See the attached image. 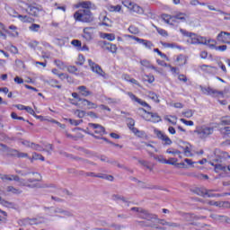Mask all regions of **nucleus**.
Wrapping results in <instances>:
<instances>
[{"mask_svg": "<svg viewBox=\"0 0 230 230\" xmlns=\"http://www.w3.org/2000/svg\"><path fill=\"white\" fill-rule=\"evenodd\" d=\"M0 179L2 181H15L18 182V186H25L26 188L35 189L40 188V184L37 183L42 181V176L38 174V178H29V179H22L17 175H6V174H0Z\"/></svg>", "mask_w": 230, "mask_h": 230, "instance_id": "nucleus-1", "label": "nucleus"}, {"mask_svg": "<svg viewBox=\"0 0 230 230\" xmlns=\"http://www.w3.org/2000/svg\"><path fill=\"white\" fill-rule=\"evenodd\" d=\"M214 132L215 127H213L211 124L202 125L194 130V134H196L199 139H201V141H206L208 137H211Z\"/></svg>", "mask_w": 230, "mask_h": 230, "instance_id": "nucleus-2", "label": "nucleus"}, {"mask_svg": "<svg viewBox=\"0 0 230 230\" xmlns=\"http://www.w3.org/2000/svg\"><path fill=\"white\" fill-rule=\"evenodd\" d=\"M74 19L76 22H93L94 16L91 9H79L74 13Z\"/></svg>", "mask_w": 230, "mask_h": 230, "instance_id": "nucleus-3", "label": "nucleus"}, {"mask_svg": "<svg viewBox=\"0 0 230 230\" xmlns=\"http://www.w3.org/2000/svg\"><path fill=\"white\" fill-rule=\"evenodd\" d=\"M132 211H141V218H144V220H146V226H149V227H155V229H159V227L155 225H153L154 223H155L157 221V219L155 218V217L152 216L151 214H149L148 212L145 211V210H141V208H131Z\"/></svg>", "mask_w": 230, "mask_h": 230, "instance_id": "nucleus-4", "label": "nucleus"}, {"mask_svg": "<svg viewBox=\"0 0 230 230\" xmlns=\"http://www.w3.org/2000/svg\"><path fill=\"white\" fill-rule=\"evenodd\" d=\"M199 89L203 94H206V96H212V98H218L221 96V98H224V94H226V92L218 91L217 89L211 88V86H199Z\"/></svg>", "mask_w": 230, "mask_h": 230, "instance_id": "nucleus-5", "label": "nucleus"}, {"mask_svg": "<svg viewBox=\"0 0 230 230\" xmlns=\"http://www.w3.org/2000/svg\"><path fill=\"white\" fill-rule=\"evenodd\" d=\"M88 66H90L93 73H95V75L102 76V78H103L104 80H107V78H109V75L105 74L103 69H102V66L94 63L92 59H88Z\"/></svg>", "mask_w": 230, "mask_h": 230, "instance_id": "nucleus-6", "label": "nucleus"}, {"mask_svg": "<svg viewBox=\"0 0 230 230\" xmlns=\"http://www.w3.org/2000/svg\"><path fill=\"white\" fill-rule=\"evenodd\" d=\"M216 159H214L213 162H209V164L211 163H214V164H223L224 161H226V159H230V155L227 152L220 151L217 149L215 151Z\"/></svg>", "mask_w": 230, "mask_h": 230, "instance_id": "nucleus-7", "label": "nucleus"}, {"mask_svg": "<svg viewBox=\"0 0 230 230\" xmlns=\"http://www.w3.org/2000/svg\"><path fill=\"white\" fill-rule=\"evenodd\" d=\"M96 34V28L94 27H84L83 29L82 38L85 42H91L94 40V35Z\"/></svg>", "mask_w": 230, "mask_h": 230, "instance_id": "nucleus-8", "label": "nucleus"}, {"mask_svg": "<svg viewBox=\"0 0 230 230\" xmlns=\"http://www.w3.org/2000/svg\"><path fill=\"white\" fill-rule=\"evenodd\" d=\"M140 111H143V118L146 119V121H151V123H159V121H161V116H159L157 113L147 112L146 110L143 108H141Z\"/></svg>", "mask_w": 230, "mask_h": 230, "instance_id": "nucleus-9", "label": "nucleus"}, {"mask_svg": "<svg viewBox=\"0 0 230 230\" xmlns=\"http://www.w3.org/2000/svg\"><path fill=\"white\" fill-rule=\"evenodd\" d=\"M22 226H39L46 224V219L44 217L25 218L22 220Z\"/></svg>", "mask_w": 230, "mask_h": 230, "instance_id": "nucleus-10", "label": "nucleus"}, {"mask_svg": "<svg viewBox=\"0 0 230 230\" xmlns=\"http://www.w3.org/2000/svg\"><path fill=\"white\" fill-rule=\"evenodd\" d=\"M180 31L182 35H185V37H189V40H188L189 44H193L194 46L199 45V35L193 32H188L183 29H181Z\"/></svg>", "mask_w": 230, "mask_h": 230, "instance_id": "nucleus-11", "label": "nucleus"}, {"mask_svg": "<svg viewBox=\"0 0 230 230\" xmlns=\"http://www.w3.org/2000/svg\"><path fill=\"white\" fill-rule=\"evenodd\" d=\"M0 29L4 33H7V35H9V37H19V31H17V27L15 25L9 26V29L12 31H10L6 29V26H4V24L0 22Z\"/></svg>", "mask_w": 230, "mask_h": 230, "instance_id": "nucleus-12", "label": "nucleus"}, {"mask_svg": "<svg viewBox=\"0 0 230 230\" xmlns=\"http://www.w3.org/2000/svg\"><path fill=\"white\" fill-rule=\"evenodd\" d=\"M40 12H42V8L35 4H30L28 5V9H26V13L32 15V17H39V15H40Z\"/></svg>", "mask_w": 230, "mask_h": 230, "instance_id": "nucleus-13", "label": "nucleus"}, {"mask_svg": "<svg viewBox=\"0 0 230 230\" xmlns=\"http://www.w3.org/2000/svg\"><path fill=\"white\" fill-rule=\"evenodd\" d=\"M48 209H49V213H50L49 215L58 214V215H63L64 217H73V214L69 210H64V208H50Z\"/></svg>", "mask_w": 230, "mask_h": 230, "instance_id": "nucleus-14", "label": "nucleus"}, {"mask_svg": "<svg viewBox=\"0 0 230 230\" xmlns=\"http://www.w3.org/2000/svg\"><path fill=\"white\" fill-rule=\"evenodd\" d=\"M88 126L92 128L94 134H98L100 136L105 135V128L100 124L89 123Z\"/></svg>", "mask_w": 230, "mask_h": 230, "instance_id": "nucleus-15", "label": "nucleus"}, {"mask_svg": "<svg viewBox=\"0 0 230 230\" xmlns=\"http://www.w3.org/2000/svg\"><path fill=\"white\" fill-rule=\"evenodd\" d=\"M217 40L218 42H221L222 44H230V33L226 31H221L217 35Z\"/></svg>", "mask_w": 230, "mask_h": 230, "instance_id": "nucleus-16", "label": "nucleus"}, {"mask_svg": "<svg viewBox=\"0 0 230 230\" xmlns=\"http://www.w3.org/2000/svg\"><path fill=\"white\" fill-rule=\"evenodd\" d=\"M155 134L158 139H161V141L164 142V145H172V139H170L168 136L164 135V133H162L160 130H155Z\"/></svg>", "mask_w": 230, "mask_h": 230, "instance_id": "nucleus-17", "label": "nucleus"}, {"mask_svg": "<svg viewBox=\"0 0 230 230\" xmlns=\"http://www.w3.org/2000/svg\"><path fill=\"white\" fill-rule=\"evenodd\" d=\"M210 165L215 167L216 173H218L220 172H230V167L226 166L222 164L210 163Z\"/></svg>", "mask_w": 230, "mask_h": 230, "instance_id": "nucleus-18", "label": "nucleus"}, {"mask_svg": "<svg viewBox=\"0 0 230 230\" xmlns=\"http://www.w3.org/2000/svg\"><path fill=\"white\" fill-rule=\"evenodd\" d=\"M210 217L213 218V220H215L216 222H221L224 223L226 222V224H230V218L226 217V216H220V215H217V214H211Z\"/></svg>", "mask_w": 230, "mask_h": 230, "instance_id": "nucleus-19", "label": "nucleus"}, {"mask_svg": "<svg viewBox=\"0 0 230 230\" xmlns=\"http://www.w3.org/2000/svg\"><path fill=\"white\" fill-rule=\"evenodd\" d=\"M140 65L142 67H146V69H153V71H155L156 73H161L157 67L154 66V65H152V63L146 59L141 60Z\"/></svg>", "mask_w": 230, "mask_h": 230, "instance_id": "nucleus-20", "label": "nucleus"}, {"mask_svg": "<svg viewBox=\"0 0 230 230\" xmlns=\"http://www.w3.org/2000/svg\"><path fill=\"white\" fill-rule=\"evenodd\" d=\"M188 14L185 13H177L176 14L172 15V19L179 21L180 22H186L188 21Z\"/></svg>", "mask_w": 230, "mask_h": 230, "instance_id": "nucleus-21", "label": "nucleus"}, {"mask_svg": "<svg viewBox=\"0 0 230 230\" xmlns=\"http://www.w3.org/2000/svg\"><path fill=\"white\" fill-rule=\"evenodd\" d=\"M199 68L201 71L208 73V75H213V73L217 72V67L209 65H201Z\"/></svg>", "mask_w": 230, "mask_h": 230, "instance_id": "nucleus-22", "label": "nucleus"}, {"mask_svg": "<svg viewBox=\"0 0 230 230\" xmlns=\"http://www.w3.org/2000/svg\"><path fill=\"white\" fill-rule=\"evenodd\" d=\"M77 91H79L81 96H84L85 98H87V96H93V92L89 91L87 86L81 85L77 87Z\"/></svg>", "mask_w": 230, "mask_h": 230, "instance_id": "nucleus-23", "label": "nucleus"}, {"mask_svg": "<svg viewBox=\"0 0 230 230\" xmlns=\"http://www.w3.org/2000/svg\"><path fill=\"white\" fill-rule=\"evenodd\" d=\"M211 42H216L215 40H211L206 38V37H202V36H198V45H203V46H208V44H211Z\"/></svg>", "mask_w": 230, "mask_h": 230, "instance_id": "nucleus-24", "label": "nucleus"}, {"mask_svg": "<svg viewBox=\"0 0 230 230\" xmlns=\"http://www.w3.org/2000/svg\"><path fill=\"white\" fill-rule=\"evenodd\" d=\"M137 44H141L142 46H144V48H146V49H152V48L155 47L152 41L143 39L138 40Z\"/></svg>", "mask_w": 230, "mask_h": 230, "instance_id": "nucleus-25", "label": "nucleus"}, {"mask_svg": "<svg viewBox=\"0 0 230 230\" xmlns=\"http://www.w3.org/2000/svg\"><path fill=\"white\" fill-rule=\"evenodd\" d=\"M83 107H87L88 110L91 109H98V105L87 99H84L83 102H81Z\"/></svg>", "mask_w": 230, "mask_h": 230, "instance_id": "nucleus-26", "label": "nucleus"}, {"mask_svg": "<svg viewBox=\"0 0 230 230\" xmlns=\"http://www.w3.org/2000/svg\"><path fill=\"white\" fill-rule=\"evenodd\" d=\"M6 191L7 193H13V195H21L22 193V190L17 189L13 186H7Z\"/></svg>", "mask_w": 230, "mask_h": 230, "instance_id": "nucleus-27", "label": "nucleus"}, {"mask_svg": "<svg viewBox=\"0 0 230 230\" xmlns=\"http://www.w3.org/2000/svg\"><path fill=\"white\" fill-rule=\"evenodd\" d=\"M4 10L7 12L10 17L17 18V15L19 14V13H17V11H15V9L12 8L10 5H5Z\"/></svg>", "mask_w": 230, "mask_h": 230, "instance_id": "nucleus-28", "label": "nucleus"}, {"mask_svg": "<svg viewBox=\"0 0 230 230\" xmlns=\"http://www.w3.org/2000/svg\"><path fill=\"white\" fill-rule=\"evenodd\" d=\"M194 192L196 193V195H199V197H206V195H208V189L204 187L196 188L194 190Z\"/></svg>", "mask_w": 230, "mask_h": 230, "instance_id": "nucleus-29", "label": "nucleus"}, {"mask_svg": "<svg viewBox=\"0 0 230 230\" xmlns=\"http://www.w3.org/2000/svg\"><path fill=\"white\" fill-rule=\"evenodd\" d=\"M0 204L2 206H4L5 208H11V209H14L15 208V203L4 200L1 197H0Z\"/></svg>", "mask_w": 230, "mask_h": 230, "instance_id": "nucleus-30", "label": "nucleus"}, {"mask_svg": "<svg viewBox=\"0 0 230 230\" xmlns=\"http://www.w3.org/2000/svg\"><path fill=\"white\" fill-rule=\"evenodd\" d=\"M11 155H13L14 157H20V158L28 157L30 159L27 153H22V152H19L18 150H12Z\"/></svg>", "mask_w": 230, "mask_h": 230, "instance_id": "nucleus-31", "label": "nucleus"}, {"mask_svg": "<svg viewBox=\"0 0 230 230\" xmlns=\"http://www.w3.org/2000/svg\"><path fill=\"white\" fill-rule=\"evenodd\" d=\"M47 84L50 85V87H55L56 89H62V85L58 84V81L57 79H49L47 81Z\"/></svg>", "mask_w": 230, "mask_h": 230, "instance_id": "nucleus-32", "label": "nucleus"}, {"mask_svg": "<svg viewBox=\"0 0 230 230\" xmlns=\"http://www.w3.org/2000/svg\"><path fill=\"white\" fill-rule=\"evenodd\" d=\"M176 62H178L179 66H185L186 62H188V58L184 55H179L176 58Z\"/></svg>", "mask_w": 230, "mask_h": 230, "instance_id": "nucleus-33", "label": "nucleus"}, {"mask_svg": "<svg viewBox=\"0 0 230 230\" xmlns=\"http://www.w3.org/2000/svg\"><path fill=\"white\" fill-rule=\"evenodd\" d=\"M131 12H133L134 13H139L140 15H143V13H145V10H143L142 7L137 5V4L133 5Z\"/></svg>", "mask_w": 230, "mask_h": 230, "instance_id": "nucleus-34", "label": "nucleus"}, {"mask_svg": "<svg viewBox=\"0 0 230 230\" xmlns=\"http://www.w3.org/2000/svg\"><path fill=\"white\" fill-rule=\"evenodd\" d=\"M132 132L135 136H137V137H146V133L137 129V128H132Z\"/></svg>", "mask_w": 230, "mask_h": 230, "instance_id": "nucleus-35", "label": "nucleus"}, {"mask_svg": "<svg viewBox=\"0 0 230 230\" xmlns=\"http://www.w3.org/2000/svg\"><path fill=\"white\" fill-rule=\"evenodd\" d=\"M122 4L128 8V10H130V12L132 11V8H134V5L136 4V3L130 1V0H123L122 1Z\"/></svg>", "mask_w": 230, "mask_h": 230, "instance_id": "nucleus-36", "label": "nucleus"}, {"mask_svg": "<svg viewBox=\"0 0 230 230\" xmlns=\"http://www.w3.org/2000/svg\"><path fill=\"white\" fill-rule=\"evenodd\" d=\"M29 159L31 163H33V161H44V156H42V155L33 153L32 157H30Z\"/></svg>", "mask_w": 230, "mask_h": 230, "instance_id": "nucleus-37", "label": "nucleus"}, {"mask_svg": "<svg viewBox=\"0 0 230 230\" xmlns=\"http://www.w3.org/2000/svg\"><path fill=\"white\" fill-rule=\"evenodd\" d=\"M102 38L107 39V40H110V42H113V40H116V36L112 33H102Z\"/></svg>", "mask_w": 230, "mask_h": 230, "instance_id": "nucleus-38", "label": "nucleus"}, {"mask_svg": "<svg viewBox=\"0 0 230 230\" xmlns=\"http://www.w3.org/2000/svg\"><path fill=\"white\" fill-rule=\"evenodd\" d=\"M106 46V49H108V51H111V53L114 54L118 52V47L116 46V44L107 43Z\"/></svg>", "mask_w": 230, "mask_h": 230, "instance_id": "nucleus-39", "label": "nucleus"}, {"mask_svg": "<svg viewBox=\"0 0 230 230\" xmlns=\"http://www.w3.org/2000/svg\"><path fill=\"white\" fill-rule=\"evenodd\" d=\"M161 44L164 48H169L171 49H179V46L175 43H166V42L161 41Z\"/></svg>", "mask_w": 230, "mask_h": 230, "instance_id": "nucleus-40", "label": "nucleus"}, {"mask_svg": "<svg viewBox=\"0 0 230 230\" xmlns=\"http://www.w3.org/2000/svg\"><path fill=\"white\" fill-rule=\"evenodd\" d=\"M108 11L114 12V13L121 12V5H109Z\"/></svg>", "mask_w": 230, "mask_h": 230, "instance_id": "nucleus-41", "label": "nucleus"}, {"mask_svg": "<svg viewBox=\"0 0 230 230\" xmlns=\"http://www.w3.org/2000/svg\"><path fill=\"white\" fill-rule=\"evenodd\" d=\"M81 10H91V2H81L79 3Z\"/></svg>", "mask_w": 230, "mask_h": 230, "instance_id": "nucleus-42", "label": "nucleus"}, {"mask_svg": "<svg viewBox=\"0 0 230 230\" xmlns=\"http://www.w3.org/2000/svg\"><path fill=\"white\" fill-rule=\"evenodd\" d=\"M219 125H223V126L230 125V116L222 117V118L220 119V123H219Z\"/></svg>", "mask_w": 230, "mask_h": 230, "instance_id": "nucleus-43", "label": "nucleus"}, {"mask_svg": "<svg viewBox=\"0 0 230 230\" xmlns=\"http://www.w3.org/2000/svg\"><path fill=\"white\" fill-rule=\"evenodd\" d=\"M183 153L185 157H193V154L191 153V147H190L189 146L183 148Z\"/></svg>", "mask_w": 230, "mask_h": 230, "instance_id": "nucleus-44", "label": "nucleus"}, {"mask_svg": "<svg viewBox=\"0 0 230 230\" xmlns=\"http://www.w3.org/2000/svg\"><path fill=\"white\" fill-rule=\"evenodd\" d=\"M147 96L148 98H150V100H153V102H156V103H159V97L155 94V93L148 92Z\"/></svg>", "mask_w": 230, "mask_h": 230, "instance_id": "nucleus-45", "label": "nucleus"}, {"mask_svg": "<svg viewBox=\"0 0 230 230\" xmlns=\"http://www.w3.org/2000/svg\"><path fill=\"white\" fill-rule=\"evenodd\" d=\"M16 18L19 19V21H21L22 22H30L31 21V18L28 15L18 14Z\"/></svg>", "mask_w": 230, "mask_h": 230, "instance_id": "nucleus-46", "label": "nucleus"}, {"mask_svg": "<svg viewBox=\"0 0 230 230\" xmlns=\"http://www.w3.org/2000/svg\"><path fill=\"white\" fill-rule=\"evenodd\" d=\"M162 19H163V21H164V22H166V24H170L171 21L174 22L173 16H172L170 14H163Z\"/></svg>", "mask_w": 230, "mask_h": 230, "instance_id": "nucleus-47", "label": "nucleus"}, {"mask_svg": "<svg viewBox=\"0 0 230 230\" xmlns=\"http://www.w3.org/2000/svg\"><path fill=\"white\" fill-rule=\"evenodd\" d=\"M31 150H36L37 152H43L44 148H42V146H40V145L39 144H35L32 142V144H31Z\"/></svg>", "mask_w": 230, "mask_h": 230, "instance_id": "nucleus-48", "label": "nucleus"}, {"mask_svg": "<svg viewBox=\"0 0 230 230\" xmlns=\"http://www.w3.org/2000/svg\"><path fill=\"white\" fill-rule=\"evenodd\" d=\"M144 82H147L148 84H154V82H155V77H154V75H146L144 77Z\"/></svg>", "mask_w": 230, "mask_h": 230, "instance_id": "nucleus-49", "label": "nucleus"}, {"mask_svg": "<svg viewBox=\"0 0 230 230\" xmlns=\"http://www.w3.org/2000/svg\"><path fill=\"white\" fill-rule=\"evenodd\" d=\"M67 121H69L70 125H73L74 127H78L81 123H84V120H76L73 119H68Z\"/></svg>", "mask_w": 230, "mask_h": 230, "instance_id": "nucleus-50", "label": "nucleus"}, {"mask_svg": "<svg viewBox=\"0 0 230 230\" xmlns=\"http://www.w3.org/2000/svg\"><path fill=\"white\" fill-rule=\"evenodd\" d=\"M113 199L119 200V204H121V206H128L129 203L128 201H126L125 199L123 198H119L118 196H113Z\"/></svg>", "mask_w": 230, "mask_h": 230, "instance_id": "nucleus-51", "label": "nucleus"}, {"mask_svg": "<svg viewBox=\"0 0 230 230\" xmlns=\"http://www.w3.org/2000/svg\"><path fill=\"white\" fill-rule=\"evenodd\" d=\"M76 64L77 66H84V64H85V58L84 57V55L80 54L78 56Z\"/></svg>", "mask_w": 230, "mask_h": 230, "instance_id": "nucleus-52", "label": "nucleus"}, {"mask_svg": "<svg viewBox=\"0 0 230 230\" xmlns=\"http://www.w3.org/2000/svg\"><path fill=\"white\" fill-rule=\"evenodd\" d=\"M43 152H47V155H51V152H53V146L51 144H48L43 149Z\"/></svg>", "mask_w": 230, "mask_h": 230, "instance_id": "nucleus-53", "label": "nucleus"}, {"mask_svg": "<svg viewBox=\"0 0 230 230\" xmlns=\"http://www.w3.org/2000/svg\"><path fill=\"white\" fill-rule=\"evenodd\" d=\"M29 30H30L31 31L37 32V31H39V30H40V25L36 24V23H32V24L29 27Z\"/></svg>", "mask_w": 230, "mask_h": 230, "instance_id": "nucleus-54", "label": "nucleus"}, {"mask_svg": "<svg viewBox=\"0 0 230 230\" xmlns=\"http://www.w3.org/2000/svg\"><path fill=\"white\" fill-rule=\"evenodd\" d=\"M55 65L57 66V67H58L62 71H64V69H66V65L64 64V62H62L60 60H55Z\"/></svg>", "mask_w": 230, "mask_h": 230, "instance_id": "nucleus-55", "label": "nucleus"}, {"mask_svg": "<svg viewBox=\"0 0 230 230\" xmlns=\"http://www.w3.org/2000/svg\"><path fill=\"white\" fill-rule=\"evenodd\" d=\"M100 159L102 163H109L110 164H116V161L111 160L107 156H101Z\"/></svg>", "mask_w": 230, "mask_h": 230, "instance_id": "nucleus-56", "label": "nucleus"}, {"mask_svg": "<svg viewBox=\"0 0 230 230\" xmlns=\"http://www.w3.org/2000/svg\"><path fill=\"white\" fill-rule=\"evenodd\" d=\"M155 159L156 161H158V163H161L162 164H167V163H168V162H166L167 160L163 155L155 156Z\"/></svg>", "mask_w": 230, "mask_h": 230, "instance_id": "nucleus-57", "label": "nucleus"}, {"mask_svg": "<svg viewBox=\"0 0 230 230\" xmlns=\"http://www.w3.org/2000/svg\"><path fill=\"white\" fill-rule=\"evenodd\" d=\"M166 154H171L172 155H181V151L177 149H167Z\"/></svg>", "mask_w": 230, "mask_h": 230, "instance_id": "nucleus-58", "label": "nucleus"}, {"mask_svg": "<svg viewBox=\"0 0 230 230\" xmlns=\"http://www.w3.org/2000/svg\"><path fill=\"white\" fill-rule=\"evenodd\" d=\"M128 31H129V33H132L133 35H137V33H139V30L132 25L128 27Z\"/></svg>", "mask_w": 230, "mask_h": 230, "instance_id": "nucleus-59", "label": "nucleus"}, {"mask_svg": "<svg viewBox=\"0 0 230 230\" xmlns=\"http://www.w3.org/2000/svg\"><path fill=\"white\" fill-rule=\"evenodd\" d=\"M75 114H76L77 118L82 119V118H84V116H85V111H82V110H76V111H75Z\"/></svg>", "mask_w": 230, "mask_h": 230, "instance_id": "nucleus-60", "label": "nucleus"}, {"mask_svg": "<svg viewBox=\"0 0 230 230\" xmlns=\"http://www.w3.org/2000/svg\"><path fill=\"white\" fill-rule=\"evenodd\" d=\"M177 158H169L166 163L167 164H171L172 166H177Z\"/></svg>", "mask_w": 230, "mask_h": 230, "instance_id": "nucleus-61", "label": "nucleus"}, {"mask_svg": "<svg viewBox=\"0 0 230 230\" xmlns=\"http://www.w3.org/2000/svg\"><path fill=\"white\" fill-rule=\"evenodd\" d=\"M221 134H224L225 136H229L230 127H225V128H221Z\"/></svg>", "mask_w": 230, "mask_h": 230, "instance_id": "nucleus-62", "label": "nucleus"}, {"mask_svg": "<svg viewBox=\"0 0 230 230\" xmlns=\"http://www.w3.org/2000/svg\"><path fill=\"white\" fill-rule=\"evenodd\" d=\"M183 116L185 118H192L193 117V111L188 110L185 112H183Z\"/></svg>", "mask_w": 230, "mask_h": 230, "instance_id": "nucleus-63", "label": "nucleus"}, {"mask_svg": "<svg viewBox=\"0 0 230 230\" xmlns=\"http://www.w3.org/2000/svg\"><path fill=\"white\" fill-rule=\"evenodd\" d=\"M109 227H113L114 230L125 229V226H123L121 225H114V224L109 226Z\"/></svg>", "mask_w": 230, "mask_h": 230, "instance_id": "nucleus-64", "label": "nucleus"}]
</instances>
